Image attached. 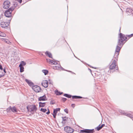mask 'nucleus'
Returning <instances> with one entry per match:
<instances>
[{"mask_svg":"<svg viewBox=\"0 0 133 133\" xmlns=\"http://www.w3.org/2000/svg\"><path fill=\"white\" fill-rule=\"evenodd\" d=\"M125 36L126 37L127 36L128 37H129V38H130L133 36V34H131V35H126V36Z\"/></svg>","mask_w":133,"mask_h":133,"instance_id":"e433bc0d","label":"nucleus"},{"mask_svg":"<svg viewBox=\"0 0 133 133\" xmlns=\"http://www.w3.org/2000/svg\"><path fill=\"white\" fill-rule=\"evenodd\" d=\"M42 72L44 73L45 75H46L48 73V71L46 70H43Z\"/></svg>","mask_w":133,"mask_h":133,"instance_id":"b1692460","label":"nucleus"},{"mask_svg":"<svg viewBox=\"0 0 133 133\" xmlns=\"http://www.w3.org/2000/svg\"><path fill=\"white\" fill-rule=\"evenodd\" d=\"M45 54L46 56H48L49 58L53 59L52 55L49 52L47 51L45 52Z\"/></svg>","mask_w":133,"mask_h":133,"instance_id":"2eb2a0df","label":"nucleus"},{"mask_svg":"<svg viewBox=\"0 0 133 133\" xmlns=\"http://www.w3.org/2000/svg\"><path fill=\"white\" fill-rule=\"evenodd\" d=\"M0 69L1 70H2L3 69V68H2V66L0 64Z\"/></svg>","mask_w":133,"mask_h":133,"instance_id":"a18cd8bd","label":"nucleus"},{"mask_svg":"<svg viewBox=\"0 0 133 133\" xmlns=\"http://www.w3.org/2000/svg\"><path fill=\"white\" fill-rule=\"evenodd\" d=\"M26 108L28 111L31 112L32 114L36 112L37 109V108L35 105H28L26 107Z\"/></svg>","mask_w":133,"mask_h":133,"instance_id":"f03ea898","label":"nucleus"},{"mask_svg":"<svg viewBox=\"0 0 133 133\" xmlns=\"http://www.w3.org/2000/svg\"><path fill=\"white\" fill-rule=\"evenodd\" d=\"M122 113L124 115L127 116L128 117H129V115H130V114H128L126 113H125V112H124V113Z\"/></svg>","mask_w":133,"mask_h":133,"instance_id":"7c9ffc66","label":"nucleus"},{"mask_svg":"<svg viewBox=\"0 0 133 133\" xmlns=\"http://www.w3.org/2000/svg\"><path fill=\"white\" fill-rule=\"evenodd\" d=\"M29 85L30 87H33V86H34V83L31 81L30 83L29 84Z\"/></svg>","mask_w":133,"mask_h":133,"instance_id":"c756f323","label":"nucleus"},{"mask_svg":"<svg viewBox=\"0 0 133 133\" xmlns=\"http://www.w3.org/2000/svg\"><path fill=\"white\" fill-rule=\"evenodd\" d=\"M129 116V117L130 118H133V115H132L131 114H130V115Z\"/></svg>","mask_w":133,"mask_h":133,"instance_id":"79ce46f5","label":"nucleus"},{"mask_svg":"<svg viewBox=\"0 0 133 133\" xmlns=\"http://www.w3.org/2000/svg\"><path fill=\"white\" fill-rule=\"evenodd\" d=\"M18 5V3L16 2L15 1H14L13 2V5L12 6H11L10 7H11L12 8H14V10L15 8Z\"/></svg>","mask_w":133,"mask_h":133,"instance_id":"dca6fc26","label":"nucleus"},{"mask_svg":"<svg viewBox=\"0 0 133 133\" xmlns=\"http://www.w3.org/2000/svg\"><path fill=\"white\" fill-rule=\"evenodd\" d=\"M102 128L101 127L100 124H99L98 126L96 127L95 128L96 129H97V130L98 131H99Z\"/></svg>","mask_w":133,"mask_h":133,"instance_id":"a878e982","label":"nucleus"},{"mask_svg":"<svg viewBox=\"0 0 133 133\" xmlns=\"http://www.w3.org/2000/svg\"><path fill=\"white\" fill-rule=\"evenodd\" d=\"M53 115V117L54 118H55L56 117V116L57 115V114H55V113H53V114H52Z\"/></svg>","mask_w":133,"mask_h":133,"instance_id":"a19ab883","label":"nucleus"},{"mask_svg":"<svg viewBox=\"0 0 133 133\" xmlns=\"http://www.w3.org/2000/svg\"><path fill=\"white\" fill-rule=\"evenodd\" d=\"M119 38L117 42V46L121 48L125 43V42H124V41H127L128 40L127 38L124 35L121 33H120L119 34Z\"/></svg>","mask_w":133,"mask_h":133,"instance_id":"f257e3e1","label":"nucleus"},{"mask_svg":"<svg viewBox=\"0 0 133 133\" xmlns=\"http://www.w3.org/2000/svg\"><path fill=\"white\" fill-rule=\"evenodd\" d=\"M19 67H20V72H23L24 71V68L23 66L21 65H19Z\"/></svg>","mask_w":133,"mask_h":133,"instance_id":"aec40b11","label":"nucleus"},{"mask_svg":"<svg viewBox=\"0 0 133 133\" xmlns=\"http://www.w3.org/2000/svg\"><path fill=\"white\" fill-rule=\"evenodd\" d=\"M6 35L4 33L0 31V36L3 37H5L6 36Z\"/></svg>","mask_w":133,"mask_h":133,"instance_id":"393cba45","label":"nucleus"},{"mask_svg":"<svg viewBox=\"0 0 133 133\" xmlns=\"http://www.w3.org/2000/svg\"><path fill=\"white\" fill-rule=\"evenodd\" d=\"M40 110L42 112H45L47 111V110L46 109H43L42 108H41L40 109Z\"/></svg>","mask_w":133,"mask_h":133,"instance_id":"c85d7f7f","label":"nucleus"},{"mask_svg":"<svg viewBox=\"0 0 133 133\" xmlns=\"http://www.w3.org/2000/svg\"><path fill=\"white\" fill-rule=\"evenodd\" d=\"M66 71H68L69 72H71L73 74H75V73H74V72H72V71H70L66 70Z\"/></svg>","mask_w":133,"mask_h":133,"instance_id":"c03bdc74","label":"nucleus"},{"mask_svg":"<svg viewBox=\"0 0 133 133\" xmlns=\"http://www.w3.org/2000/svg\"><path fill=\"white\" fill-rule=\"evenodd\" d=\"M60 110V108H57L56 109H54L53 111V113H55L57 114L58 111H59Z\"/></svg>","mask_w":133,"mask_h":133,"instance_id":"412c9836","label":"nucleus"},{"mask_svg":"<svg viewBox=\"0 0 133 133\" xmlns=\"http://www.w3.org/2000/svg\"><path fill=\"white\" fill-rule=\"evenodd\" d=\"M10 5V2L8 0H6L4 2L3 6L4 9H7L9 8Z\"/></svg>","mask_w":133,"mask_h":133,"instance_id":"423d86ee","label":"nucleus"},{"mask_svg":"<svg viewBox=\"0 0 133 133\" xmlns=\"http://www.w3.org/2000/svg\"><path fill=\"white\" fill-rule=\"evenodd\" d=\"M88 69L89 70H90V71L91 72V70L90 69Z\"/></svg>","mask_w":133,"mask_h":133,"instance_id":"13d9d810","label":"nucleus"},{"mask_svg":"<svg viewBox=\"0 0 133 133\" xmlns=\"http://www.w3.org/2000/svg\"><path fill=\"white\" fill-rule=\"evenodd\" d=\"M55 94L58 95H61L63 94L62 92H60V91H58V90H55Z\"/></svg>","mask_w":133,"mask_h":133,"instance_id":"4be33fe9","label":"nucleus"},{"mask_svg":"<svg viewBox=\"0 0 133 133\" xmlns=\"http://www.w3.org/2000/svg\"><path fill=\"white\" fill-rule=\"evenodd\" d=\"M50 113V111L49 110V111H48L46 113V114H47V115H49Z\"/></svg>","mask_w":133,"mask_h":133,"instance_id":"09e8293b","label":"nucleus"},{"mask_svg":"<svg viewBox=\"0 0 133 133\" xmlns=\"http://www.w3.org/2000/svg\"><path fill=\"white\" fill-rule=\"evenodd\" d=\"M3 39L4 40V41H5L6 43V41H7V40H5L6 39Z\"/></svg>","mask_w":133,"mask_h":133,"instance_id":"6e6d98bb","label":"nucleus"},{"mask_svg":"<svg viewBox=\"0 0 133 133\" xmlns=\"http://www.w3.org/2000/svg\"><path fill=\"white\" fill-rule=\"evenodd\" d=\"M61 65H59L53 66V68L55 70H58L59 69H61Z\"/></svg>","mask_w":133,"mask_h":133,"instance_id":"f3484780","label":"nucleus"},{"mask_svg":"<svg viewBox=\"0 0 133 133\" xmlns=\"http://www.w3.org/2000/svg\"><path fill=\"white\" fill-rule=\"evenodd\" d=\"M9 24V23L8 22H2L1 23V25L2 28H5L8 26Z\"/></svg>","mask_w":133,"mask_h":133,"instance_id":"f8f14e48","label":"nucleus"},{"mask_svg":"<svg viewBox=\"0 0 133 133\" xmlns=\"http://www.w3.org/2000/svg\"><path fill=\"white\" fill-rule=\"evenodd\" d=\"M89 66H90V67L92 68H94L95 69H96V68H97L96 67H93L91 66H90L89 65Z\"/></svg>","mask_w":133,"mask_h":133,"instance_id":"3c124183","label":"nucleus"},{"mask_svg":"<svg viewBox=\"0 0 133 133\" xmlns=\"http://www.w3.org/2000/svg\"><path fill=\"white\" fill-rule=\"evenodd\" d=\"M48 111H49V109L48 108Z\"/></svg>","mask_w":133,"mask_h":133,"instance_id":"052dcab7","label":"nucleus"},{"mask_svg":"<svg viewBox=\"0 0 133 133\" xmlns=\"http://www.w3.org/2000/svg\"><path fill=\"white\" fill-rule=\"evenodd\" d=\"M62 120L63 121H66L68 119V117H67L65 116L64 117H62Z\"/></svg>","mask_w":133,"mask_h":133,"instance_id":"bb28decb","label":"nucleus"},{"mask_svg":"<svg viewBox=\"0 0 133 133\" xmlns=\"http://www.w3.org/2000/svg\"><path fill=\"white\" fill-rule=\"evenodd\" d=\"M57 64V62L54 61V62L53 63V64H55V65H56V64Z\"/></svg>","mask_w":133,"mask_h":133,"instance_id":"49530a36","label":"nucleus"},{"mask_svg":"<svg viewBox=\"0 0 133 133\" xmlns=\"http://www.w3.org/2000/svg\"><path fill=\"white\" fill-rule=\"evenodd\" d=\"M116 61L115 60H114L113 61L112 63L109 67L110 69L113 70L114 69H115L117 70L118 69V67L117 65L116 64Z\"/></svg>","mask_w":133,"mask_h":133,"instance_id":"39448f33","label":"nucleus"},{"mask_svg":"<svg viewBox=\"0 0 133 133\" xmlns=\"http://www.w3.org/2000/svg\"><path fill=\"white\" fill-rule=\"evenodd\" d=\"M121 28L120 27V29H119V32H120V31H121Z\"/></svg>","mask_w":133,"mask_h":133,"instance_id":"4d7b16f0","label":"nucleus"},{"mask_svg":"<svg viewBox=\"0 0 133 133\" xmlns=\"http://www.w3.org/2000/svg\"><path fill=\"white\" fill-rule=\"evenodd\" d=\"M14 10V8L10 7L5 12V16L7 17H11L12 16V12Z\"/></svg>","mask_w":133,"mask_h":133,"instance_id":"7ed1b4c3","label":"nucleus"},{"mask_svg":"<svg viewBox=\"0 0 133 133\" xmlns=\"http://www.w3.org/2000/svg\"><path fill=\"white\" fill-rule=\"evenodd\" d=\"M32 89L36 92H38L41 91V88L37 85H35L32 87Z\"/></svg>","mask_w":133,"mask_h":133,"instance_id":"1a4fd4ad","label":"nucleus"},{"mask_svg":"<svg viewBox=\"0 0 133 133\" xmlns=\"http://www.w3.org/2000/svg\"><path fill=\"white\" fill-rule=\"evenodd\" d=\"M47 100V98H46V96L45 95L40 97L38 98V101H45Z\"/></svg>","mask_w":133,"mask_h":133,"instance_id":"4468645a","label":"nucleus"},{"mask_svg":"<svg viewBox=\"0 0 133 133\" xmlns=\"http://www.w3.org/2000/svg\"><path fill=\"white\" fill-rule=\"evenodd\" d=\"M26 64V63L24 61H22L20 64V65H22L23 66L25 65Z\"/></svg>","mask_w":133,"mask_h":133,"instance_id":"cd10ccee","label":"nucleus"},{"mask_svg":"<svg viewBox=\"0 0 133 133\" xmlns=\"http://www.w3.org/2000/svg\"><path fill=\"white\" fill-rule=\"evenodd\" d=\"M15 1H18V2L19 3L21 4L22 3V0H15Z\"/></svg>","mask_w":133,"mask_h":133,"instance_id":"ea45409f","label":"nucleus"},{"mask_svg":"<svg viewBox=\"0 0 133 133\" xmlns=\"http://www.w3.org/2000/svg\"><path fill=\"white\" fill-rule=\"evenodd\" d=\"M126 12L128 15H132L133 16V10L130 8H127L126 9Z\"/></svg>","mask_w":133,"mask_h":133,"instance_id":"9b49d317","label":"nucleus"},{"mask_svg":"<svg viewBox=\"0 0 133 133\" xmlns=\"http://www.w3.org/2000/svg\"><path fill=\"white\" fill-rule=\"evenodd\" d=\"M45 102H39V107H44L45 105Z\"/></svg>","mask_w":133,"mask_h":133,"instance_id":"6ab92c4d","label":"nucleus"},{"mask_svg":"<svg viewBox=\"0 0 133 133\" xmlns=\"http://www.w3.org/2000/svg\"><path fill=\"white\" fill-rule=\"evenodd\" d=\"M121 49V47H120L119 46H117L116 47L114 57L116 59V60L117 61L118 60V55Z\"/></svg>","mask_w":133,"mask_h":133,"instance_id":"20e7f679","label":"nucleus"},{"mask_svg":"<svg viewBox=\"0 0 133 133\" xmlns=\"http://www.w3.org/2000/svg\"><path fill=\"white\" fill-rule=\"evenodd\" d=\"M71 106L73 108H74L75 106V104H72L71 105Z\"/></svg>","mask_w":133,"mask_h":133,"instance_id":"37998d69","label":"nucleus"},{"mask_svg":"<svg viewBox=\"0 0 133 133\" xmlns=\"http://www.w3.org/2000/svg\"><path fill=\"white\" fill-rule=\"evenodd\" d=\"M64 130L68 133H72L73 132L74 130L72 128L68 126H66L64 128Z\"/></svg>","mask_w":133,"mask_h":133,"instance_id":"6e6552de","label":"nucleus"},{"mask_svg":"<svg viewBox=\"0 0 133 133\" xmlns=\"http://www.w3.org/2000/svg\"><path fill=\"white\" fill-rule=\"evenodd\" d=\"M10 110H11L14 112H17V110L15 107H12L11 106H10L7 109V111L8 112H9Z\"/></svg>","mask_w":133,"mask_h":133,"instance_id":"9d476101","label":"nucleus"},{"mask_svg":"<svg viewBox=\"0 0 133 133\" xmlns=\"http://www.w3.org/2000/svg\"><path fill=\"white\" fill-rule=\"evenodd\" d=\"M95 130L94 129H84L81 130L80 131V132L79 133H93L94 132Z\"/></svg>","mask_w":133,"mask_h":133,"instance_id":"0eeeda50","label":"nucleus"},{"mask_svg":"<svg viewBox=\"0 0 133 133\" xmlns=\"http://www.w3.org/2000/svg\"><path fill=\"white\" fill-rule=\"evenodd\" d=\"M11 19H10V20H9V21H11Z\"/></svg>","mask_w":133,"mask_h":133,"instance_id":"bf43d9fd","label":"nucleus"},{"mask_svg":"<svg viewBox=\"0 0 133 133\" xmlns=\"http://www.w3.org/2000/svg\"><path fill=\"white\" fill-rule=\"evenodd\" d=\"M105 126V124H102L101 126V127L102 128Z\"/></svg>","mask_w":133,"mask_h":133,"instance_id":"8fccbe9b","label":"nucleus"},{"mask_svg":"<svg viewBox=\"0 0 133 133\" xmlns=\"http://www.w3.org/2000/svg\"><path fill=\"white\" fill-rule=\"evenodd\" d=\"M54 62V61L52 60V61H51V62H50V63H51V64H53V63Z\"/></svg>","mask_w":133,"mask_h":133,"instance_id":"5fc2aeb1","label":"nucleus"},{"mask_svg":"<svg viewBox=\"0 0 133 133\" xmlns=\"http://www.w3.org/2000/svg\"><path fill=\"white\" fill-rule=\"evenodd\" d=\"M55 102L54 100L51 101L50 102V104L53 105V104H55Z\"/></svg>","mask_w":133,"mask_h":133,"instance_id":"f704fd0d","label":"nucleus"},{"mask_svg":"<svg viewBox=\"0 0 133 133\" xmlns=\"http://www.w3.org/2000/svg\"><path fill=\"white\" fill-rule=\"evenodd\" d=\"M3 71L5 73L6 72L5 68L3 69Z\"/></svg>","mask_w":133,"mask_h":133,"instance_id":"864d4df0","label":"nucleus"},{"mask_svg":"<svg viewBox=\"0 0 133 133\" xmlns=\"http://www.w3.org/2000/svg\"><path fill=\"white\" fill-rule=\"evenodd\" d=\"M71 97L73 99H80L82 98V97L81 96H72Z\"/></svg>","mask_w":133,"mask_h":133,"instance_id":"a211bd4d","label":"nucleus"},{"mask_svg":"<svg viewBox=\"0 0 133 133\" xmlns=\"http://www.w3.org/2000/svg\"><path fill=\"white\" fill-rule=\"evenodd\" d=\"M4 74H3V72H2V74H0V78L4 76Z\"/></svg>","mask_w":133,"mask_h":133,"instance_id":"58836bf2","label":"nucleus"},{"mask_svg":"<svg viewBox=\"0 0 133 133\" xmlns=\"http://www.w3.org/2000/svg\"><path fill=\"white\" fill-rule=\"evenodd\" d=\"M46 61L47 62H49L50 63V62H51V61H52V60H51L49 59H46Z\"/></svg>","mask_w":133,"mask_h":133,"instance_id":"72a5a7b5","label":"nucleus"},{"mask_svg":"<svg viewBox=\"0 0 133 133\" xmlns=\"http://www.w3.org/2000/svg\"><path fill=\"white\" fill-rule=\"evenodd\" d=\"M64 96L67 97L69 98H71L72 97V95L66 94H64Z\"/></svg>","mask_w":133,"mask_h":133,"instance_id":"5701e85b","label":"nucleus"},{"mask_svg":"<svg viewBox=\"0 0 133 133\" xmlns=\"http://www.w3.org/2000/svg\"><path fill=\"white\" fill-rule=\"evenodd\" d=\"M25 81L28 84H29V83L31 81L30 80H28L27 79H25Z\"/></svg>","mask_w":133,"mask_h":133,"instance_id":"473e14b6","label":"nucleus"},{"mask_svg":"<svg viewBox=\"0 0 133 133\" xmlns=\"http://www.w3.org/2000/svg\"><path fill=\"white\" fill-rule=\"evenodd\" d=\"M67 100V99L64 98H62L61 100L63 101V102H65Z\"/></svg>","mask_w":133,"mask_h":133,"instance_id":"2f4dec72","label":"nucleus"},{"mask_svg":"<svg viewBox=\"0 0 133 133\" xmlns=\"http://www.w3.org/2000/svg\"><path fill=\"white\" fill-rule=\"evenodd\" d=\"M42 85L45 88L48 87V82L47 80H45L43 81L41 83Z\"/></svg>","mask_w":133,"mask_h":133,"instance_id":"ddd939ff","label":"nucleus"},{"mask_svg":"<svg viewBox=\"0 0 133 133\" xmlns=\"http://www.w3.org/2000/svg\"><path fill=\"white\" fill-rule=\"evenodd\" d=\"M62 124H64L66 123V122H65V121H63L62 122Z\"/></svg>","mask_w":133,"mask_h":133,"instance_id":"de8ad7c7","label":"nucleus"},{"mask_svg":"<svg viewBox=\"0 0 133 133\" xmlns=\"http://www.w3.org/2000/svg\"><path fill=\"white\" fill-rule=\"evenodd\" d=\"M62 70H65V71H66V70H65V69L63 68L62 67H61V68Z\"/></svg>","mask_w":133,"mask_h":133,"instance_id":"603ef678","label":"nucleus"},{"mask_svg":"<svg viewBox=\"0 0 133 133\" xmlns=\"http://www.w3.org/2000/svg\"><path fill=\"white\" fill-rule=\"evenodd\" d=\"M64 111L66 113L68 114V109H65L64 110Z\"/></svg>","mask_w":133,"mask_h":133,"instance_id":"c9c22d12","label":"nucleus"},{"mask_svg":"<svg viewBox=\"0 0 133 133\" xmlns=\"http://www.w3.org/2000/svg\"><path fill=\"white\" fill-rule=\"evenodd\" d=\"M5 40H7V41H6V43L9 44H10L11 43V42H10L7 39H6Z\"/></svg>","mask_w":133,"mask_h":133,"instance_id":"4c0bfd02","label":"nucleus"}]
</instances>
